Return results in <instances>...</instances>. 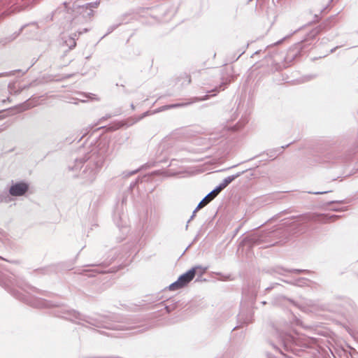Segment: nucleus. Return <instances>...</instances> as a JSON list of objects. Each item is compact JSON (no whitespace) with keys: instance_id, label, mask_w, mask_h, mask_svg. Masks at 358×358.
Segmentation results:
<instances>
[{"instance_id":"nucleus-28","label":"nucleus","mask_w":358,"mask_h":358,"mask_svg":"<svg viewBox=\"0 0 358 358\" xmlns=\"http://www.w3.org/2000/svg\"><path fill=\"white\" fill-rule=\"evenodd\" d=\"M131 108H132L133 110L134 109V104H133V103H131Z\"/></svg>"},{"instance_id":"nucleus-27","label":"nucleus","mask_w":358,"mask_h":358,"mask_svg":"<svg viewBox=\"0 0 358 358\" xmlns=\"http://www.w3.org/2000/svg\"><path fill=\"white\" fill-rule=\"evenodd\" d=\"M3 196L2 195H0V202H2L3 201Z\"/></svg>"},{"instance_id":"nucleus-21","label":"nucleus","mask_w":358,"mask_h":358,"mask_svg":"<svg viewBox=\"0 0 358 358\" xmlns=\"http://www.w3.org/2000/svg\"><path fill=\"white\" fill-rule=\"evenodd\" d=\"M69 3H64V9H69L70 8V7L69 6Z\"/></svg>"},{"instance_id":"nucleus-25","label":"nucleus","mask_w":358,"mask_h":358,"mask_svg":"<svg viewBox=\"0 0 358 358\" xmlns=\"http://www.w3.org/2000/svg\"><path fill=\"white\" fill-rule=\"evenodd\" d=\"M6 76H8L7 73H0V77Z\"/></svg>"},{"instance_id":"nucleus-17","label":"nucleus","mask_w":358,"mask_h":358,"mask_svg":"<svg viewBox=\"0 0 358 358\" xmlns=\"http://www.w3.org/2000/svg\"><path fill=\"white\" fill-rule=\"evenodd\" d=\"M331 191H322V192H308L309 194H327L328 192H330Z\"/></svg>"},{"instance_id":"nucleus-5","label":"nucleus","mask_w":358,"mask_h":358,"mask_svg":"<svg viewBox=\"0 0 358 358\" xmlns=\"http://www.w3.org/2000/svg\"><path fill=\"white\" fill-rule=\"evenodd\" d=\"M99 5V1H94L83 5L74 3L73 4V10L80 13L84 18H90L94 15L93 8H96Z\"/></svg>"},{"instance_id":"nucleus-13","label":"nucleus","mask_w":358,"mask_h":358,"mask_svg":"<svg viewBox=\"0 0 358 358\" xmlns=\"http://www.w3.org/2000/svg\"><path fill=\"white\" fill-rule=\"evenodd\" d=\"M244 171L238 172L235 175H232L225 178L222 182L227 187L232 181H234L236 178L239 177Z\"/></svg>"},{"instance_id":"nucleus-11","label":"nucleus","mask_w":358,"mask_h":358,"mask_svg":"<svg viewBox=\"0 0 358 358\" xmlns=\"http://www.w3.org/2000/svg\"><path fill=\"white\" fill-rule=\"evenodd\" d=\"M87 29H85L83 31H79L78 34H74L73 36L69 37L67 40L65 41V43L67 46H69V49L71 50L76 45V40L78 39V36L82 34L83 32H87Z\"/></svg>"},{"instance_id":"nucleus-33","label":"nucleus","mask_w":358,"mask_h":358,"mask_svg":"<svg viewBox=\"0 0 358 358\" xmlns=\"http://www.w3.org/2000/svg\"><path fill=\"white\" fill-rule=\"evenodd\" d=\"M136 172H137V171H134L132 172V174H134V173H135Z\"/></svg>"},{"instance_id":"nucleus-12","label":"nucleus","mask_w":358,"mask_h":358,"mask_svg":"<svg viewBox=\"0 0 358 358\" xmlns=\"http://www.w3.org/2000/svg\"><path fill=\"white\" fill-rule=\"evenodd\" d=\"M32 306L38 308H49L52 306L49 301L43 299H35L34 302L32 303Z\"/></svg>"},{"instance_id":"nucleus-19","label":"nucleus","mask_w":358,"mask_h":358,"mask_svg":"<svg viewBox=\"0 0 358 358\" xmlns=\"http://www.w3.org/2000/svg\"><path fill=\"white\" fill-rule=\"evenodd\" d=\"M119 24L111 26L108 28V34L111 33L113 30H115Z\"/></svg>"},{"instance_id":"nucleus-23","label":"nucleus","mask_w":358,"mask_h":358,"mask_svg":"<svg viewBox=\"0 0 358 358\" xmlns=\"http://www.w3.org/2000/svg\"><path fill=\"white\" fill-rule=\"evenodd\" d=\"M148 114H149L148 111L145 112V113L143 114V115L139 119L140 120L142 119L143 117L147 116Z\"/></svg>"},{"instance_id":"nucleus-20","label":"nucleus","mask_w":358,"mask_h":358,"mask_svg":"<svg viewBox=\"0 0 358 358\" xmlns=\"http://www.w3.org/2000/svg\"><path fill=\"white\" fill-rule=\"evenodd\" d=\"M95 96H96V95L94 94H89L87 96H86V97H88L90 99H93L99 100V99L96 98Z\"/></svg>"},{"instance_id":"nucleus-18","label":"nucleus","mask_w":358,"mask_h":358,"mask_svg":"<svg viewBox=\"0 0 358 358\" xmlns=\"http://www.w3.org/2000/svg\"><path fill=\"white\" fill-rule=\"evenodd\" d=\"M20 107L22 108V110H25L30 108L29 103L27 102L24 103Z\"/></svg>"},{"instance_id":"nucleus-30","label":"nucleus","mask_w":358,"mask_h":358,"mask_svg":"<svg viewBox=\"0 0 358 358\" xmlns=\"http://www.w3.org/2000/svg\"><path fill=\"white\" fill-rule=\"evenodd\" d=\"M289 145H287L285 146H282L281 148L284 149L285 148L287 147Z\"/></svg>"},{"instance_id":"nucleus-3","label":"nucleus","mask_w":358,"mask_h":358,"mask_svg":"<svg viewBox=\"0 0 358 358\" xmlns=\"http://www.w3.org/2000/svg\"><path fill=\"white\" fill-rule=\"evenodd\" d=\"M206 269L207 268H203L201 266L192 267L186 273L180 275L176 281L171 283L169 287V289L175 291L184 287L193 280L196 273H199V275H202L206 272Z\"/></svg>"},{"instance_id":"nucleus-26","label":"nucleus","mask_w":358,"mask_h":358,"mask_svg":"<svg viewBox=\"0 0 358 358\" xmlns=\"http://www.w3.org/2000/svg\"><path fill=\"white\" fill-rule=\"evenodd\" d=\"M138 182V180H136L134 182L131 183V187H134V185H136V184Z\"/></svg>"},{"instance_id":"nucleus-8","label":"nucleus","mask_w":358,"mask_h":358,"mask_svg":"<svg viewBox=\"0 0 358 358\" xmlns=\"http://www.w3.org/2000/svg\"><path fill=\"white\" fill-rule=\"evenodd\" d=\"M217 195V193L216 192H214V189H213L210 193H208L198 204L196 208L193 211V213L192 216L190 217L189 220H188L187 223H189L193 217L195 216V213L197 210L204 207L206 205H207L211 200H213L216 196Z\"/></svg>"},{"instance_id":"nucleus-4","label":"nucleus","mask_w":358,"mask_h":358,"mask_svg":"<svg viewBox=\"0 0 358 358\" xmlns=\"http://www.w3.org/2000/svg\"><path fill=\"white\" fill-rule=\"evenodd\" d=\"M55 315L59 317L64 318L78 324H81V322H85L92 326L99 327L94 320L83 315L74 310H70L66 307L61 308L55 313Z\"/></svg>"},{"instance_id":"nucleus-2","label":"nucleus","mask_w":358,"mask_h":358,"mask_svg":"<svg viewBox=\"0 0 358 358\" xmlns=\"http://www.w3.org/2000/svg\"><path fill=\"white\" fill-rule=\"evenodd\" d=\"M104 160L103 154L94 148L83 157L76 159L74 165L69 166V168L76 172L80 170L78 176L83 180L84 183L91 184L95 180L101 170Z\"/></svg>"},{"instance_id":"nucleus-31","label":"nucleus","mask_w":358,"mask_h":358,"mask_svg":"<svg viewBox=\"0 0 358 358\" xmlns=\"http://www.w3.org/2000/svg\"><path fill=\"white\" fill-rule=\"evenodd\" d=\"M15 3H13L11 6H10V8L15 4ZM17 4H19V2H17L16 3Z\"/></svg>"},{"instance_id":"nucleus-29","label":"nucleus","mask_w":358,"mask_h":358,"mask_svg":"<svg viewBox=\"0 0 358 358\" xmlns=\"http://www.w3.org/2000/svg\"><path fill=\"white\" fill-rule=\"evenodd\" d=\"M17 8H18V6H17V7H16V8H14L12 10V11H14V10H16V9H17Z\"/></svg>"},{"instance_id":"nucleus-14","label":"nucleus","mask_w":358,"mask_h":358,"mask_svg":"<svg viewBox=\"0 0 358 358\" xmlns=\"http://www.w3.org/2000/svg\"><path fill=\"white\" fill-rule=\"evenodd\" d=\"M336 157H337V155L335 153H329L327 155V162H332V163H334L336 162V159H335Z\"/></svg>"},{"instance_id":"nucleus-32","label":"nucleus","mask_w":358,"mask_h":358,"mask_svg":"<svg viewBox=\"0 0 358 358\" xmlns=\"http://www.w3.org/2000/svg\"><path fill=\"white\" fill-rule=\"evenodd\" d=\"M281 43V41H279L277 42V44H280Z\"/></svg>"},{"instance_id":"nucleus-7","label":"nucleus","mask_w":358,"mask_h":358,"mask_svg":"<svg viewBox=\"0 0 358 358\" xmlns=\"http://www.w3.org/2000/svg\"><path fill=\"white\" fill-rule=\"evenodd\" d=\"M29 189V185L24 182H18L13 184L9 189V194L13 196H20L26 194Z\"/></svg>"},{"instance_id":"nucleus-15","label":"nucleus","mask_w":358,"mask_h":358,"mask_svg":"<svg viewBox=\"0 0 358 358\" xmlns=\"http://www.w3.org/2000/svg\"><path fill=\"white\" fill-rule=\"evenodd\" d=\"M227 186L222 182L218 186L214 189V192H216L217 194L223 190Z\"/></svg>"},{"instance_id":"nucleus-10","label":"nucleus","mask_w":358,"mask_h":358,"mask_svg":"<svg viewBox=\"0 0 358 358\" xmlns=\"http://www.w3.org/2000/svg\"><path fill=\"white\" fill-rule=\"evenodd\" d=\"M267 232H259L252 234L250 237V241L255 245H261L262 243H267Z\"/></svg>"},{"instance_id":"nucleus-16","label":"nucleus","mask_w":358,"mask_h":358,"mask_svg":"<svg viewBox=\"0 0 358 358\" xmlns=\"http://www.w3.org/2000/svg\"><path fill=\"white\" fill-rule=\"evenodd\" d=\"M227 83H222L218 87H216L213 91H221V90H224L225 89V86H226Z\"/></svg>"},{"instance_id":"nucleus-6","label":"nucleus","mask_w":358,"mask_h":358,"mask_svg":"<svg viewBox=\"0 0 358 358\" xmlns=\"http://www.w3.org/2000/svg\"><path fill=\"white\" fill-rule=\"evenodd\" d=\"M208 98V95H206V96H204L203 97H201V98H198V97L192 98V99H190L189 101H182V102H178V103H176L165 105V106H163L159 108L158 109H157L155 111V113H159V112H162V111H164V110H169V109H172V108L186 107V106H189L190 104H192L193 103H195V102H197V101H200L206 100Z\"/></svg>"},{"instance_id":"nucleus-24","label":"nucleus","mask_w":358,"mask_h":358,"mask_svg":"<svg viewBox=\"0 0 358 358\" xmlns=\"http://www.w3.org/2000/svg\"><path fill=\"white\" fill-rule=\"evenodd\" d=\"M164 308L166 309V312H167V313H170V312H171V309L169 308V306H166L164 307Z\"/></svg>"},{"instance_id":"nucleus-1","label":"nucleus","mask_w":358,"mask_h":358,"mask_svg":"<svg viewBox=\"0 0 358 358\" xmlns=\"http://www.w3.org/2000/svg\"><path fill=\"white\" fill-rule=\"evenodd\" d=\"M268 339L269 344L282 355L285 352H294L295 347L302 345L301 338L287 323L272 324Z\"/></svg>"},{"instance_id":"nucleus-9","label":"nucleus","mask_w":358,"mask_h":358,"mask_svg":"<svg viewBox=\"0 0 358 358\" xmlns=\"http://www.w3.org/2000/svg\"><path fill=\"white\" fill-rule=\"evenodd\" d=\"M338 216L336 215H309L308 219L312 220L318 221L322 223L334 222L336 219H338Z\"/></svg>"},{"instance_id":"nucleus-22","label":"nucleus","mask_w":358,"mask_h":358,"mask_svg":"<svg viewBox=\"0 0 358 358\" xmlns=\"http://www.w3.org/2000/svg\"><path fill=\"white\" fill-rule=\"evenodd\" d=\"M293 272H295V273H300L301 272H303L304 271L303 270H299V269H294L292 271Z\"/></svg>"}]
</instances>
